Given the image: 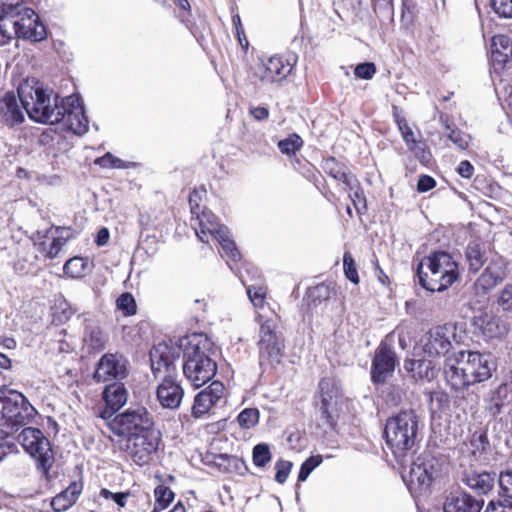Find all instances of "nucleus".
<instances>
[{"mask_svg": "<svg viewBox=\"0 0 512 512\" xmlns=\"http://www.w3.org/2000/svg\"><path fill=\"white\" fill-rule=\"evenodd\" d=\"M303 145V141L297 134H292L288 138L280 140L278 147L284 154H295Z\"/></svg>", "mask_w": 512, "mask_h": 512, "instance_id": "nucleus-43", "label": "nucleus"}, {"mask_svg": "<svg viewBox=\"0 0 512 512\" xmlns=\"http://www.w3.org/2000/svg\"><path fill=\"white\" fill-rule=\"evenodd\" d=\"M408 488L412 493H426L438 474L436 459L430 453H423L416 461L410 460Z\"/></svg>", "mask_w": 512, "mask_h": 512, "instance_id": "nucleus-11", "label": "nucleus"}, {"mask_svg": "<svg viewBox=\"0 0 512 512\" xmlns=\"http://www.w3.org/2000/svg\"><path fill=\"white\" fill-rule=\"evenodd\" d=\"M247 294L255 307H262L266 297V288L261 285H250Z\"/></svg>", "mask_w": 512, "mask_h": 512, "instance_id": "nucleus-50", "label": "nucleus"}, {"mask_svg": "<svg viewBox=\"0 0 512 512\" xmlns=\"http://www.w3.org/2000/svg\"><path fill=\"white\" fill-rule=\"evenodd\" d=\"M259 411L256 408H246L242 410L238 417V424L244 429H250L259 422Z\"/></svg>", "mask_w": 512, "mask_h": 512, "instance_id": "nucleus-42", "label": "nucleus"}, {"mask_svg": "<svg viewBox=\"0 0 512 512\" xmlns=\"http://www.w3.org/2000/svg\"><path fill=\"white\" fill-rule=\"evenodd\" d=\"M398 128L402 134L408 148L415 154L417 158L425 162L429 160V153L426 152L424 145L417 141L415 134L405 119L397 120Z\"/></svg>", "mask_w": 512, "mask_h": 512, "instance_id": "nucleus-30", "label": "nucleus"}, {"mask_svg": "<svg viewBox=\"0 0 512 512\" xmlns=\"http://www.w3.org/2000/svg\"><path fill=\"white\" fill-rule=\"evenodd\" d=\"M395 365V353L386 344H381L375 352L372 363L371 377L373 382H384L393 373Z\"/></svg>", "mask_w": 512, "mask_h": 512, "instance_id": "nucleus-20", "label": "nucleus"}, {"mask_svg": "<svg viewBox=\"0 0 512 512\" xmlns=\"http://www.w3.org/2000/svg\"><path fill=\"white\" fill-rule=\"evenodd\" d=\"M216 239L221 245L224 255L229 259V261L236 263L241 259V255L234 241L230 238L228 229L226 230V233H222Z\"/></svg>", "mask_w": 512, "mask_h": 512, "instance_id": "nucleus-38", "label": "nucleus"}, {"mask_svg": "<svg viewBox=\"0 0 512 512\" xmlns=\"http://www.w3.org/2000/svg\"><path fill=\"white\" fill-rule=\"evenodd\" d=\"M18 447L14 442H8L0 444V461L7 454L17 453Z\"/></svg>", "mask_w": 512, "mask_h": 512, "instance_id": "nucleus-62", "label": "nucleus"}, {"mask_svg": "<svg viewBox=\"0 0 512 512\" xmlns=\"http://www.w3.org/2000/svg\"><path fill=\"white\" fill-rule=\"evenodd\" d=\"M494 11L505 18H512V0H492Z\"/></svg>", "mask_w": 512, "mask_h": 512, "instance_id": "nucleus-54", "label": "nucleus"}, {"mask_svg": "<svg viewBox=\"0 0 512 512\" xmlns=\"http://www.w3.org/2000/svg\"><path fill=\"white\" fill-rule=\"evenodd\" d=\"M13 92H7L0 100V119L8 126L20 125L24 121L22 103Z\"/></svg>", "mask_w": 512, "mask_h": 512, "instance_id": "nucleus-25", "label": "nucleus"}, {"mask_svg": "<svg viewBox=\"0 0 512 512\" xmlns=\"http://www.w3.org/2000/svg\"><path fill=\"white\" fill-rule=\"evenodd\" d=\"M420 431V418L413 409L401 410L386 420V444L402 467L408 465L413 458L420 442Z\"/></svg>", "mask_w": 512, "mask_h": 512, "instance_id": "nucleus-1", "label": "nucleus"}, {"mask_svg": "<svg viewBox=\"0 0 512 512\" xmlns=\"http://www.w3.org/2000/svg\"><path fill=\"white\" fill-rule=\"evenodd\" d=\"M258 348L261 365H275L281 362L284 355V340L276 331L273 320L267 319L260 323Z\"/></svg>", "mask_w": 512, "mask_h": 512, "instance_id": "nucleus-8", "label": "nucleus"}, {"mask_svg": "<svg viewBox=\"0 0 512 512\" xmlns=\"http://www.w3.org/2000/svg\"><path fill=\"white\" fill-rule=\"evenodd\" d=\"M463 353L462 365L468 376L470 385L484 382L492 377L496 363L491 354L477 351H460Z\"/></svg>", "mask_w": 512, "mask_h": 512, "instance_id": "nucleus-12", "label": "nucleus"}, {"mask_svg": "<svg viewBox=\"0 0 512 512\" xmlns=\"http://www.w3.org/2000/svg\"><path fill=\"white\" fill-rule=\"evenodd\" d=\"M184 390L171 374H165L157 388V399L162 407L176 409L179 407Z\"/></svg>", "mask_w": 512, "mask_h": 512, "instance_id": "nucleus-21", "label": "nucleus"}, {"mask_svg": "<svg viewBox=\"0 0 512 512\" xmlns=\"http://www.w3.org/2000/svg\"><path fill=\"white\" fill-rule=\"evenodd\" d=\"M13 39V32L9 22L0 20V46L8 44Z\"/></svg>", "mask_w": 512, "mask_h": 512, "instance_id": "nucleus-57", "label": "nucleus"}, {"mask_svg": "<svg viewBox=\"0 0 512 512\" xmlns=\"http://www.w3.org/2000/svg\"><path fill=\"white\" fill-rule=\"evenodd\" d=\"M99 497L107 501H112L117 505L118 509L125 507L127 500L131 497L129 492L113 493L108 489H101Z\"/></svg>", "mask_w": 512, "mask_h": 512, "instance_id": "nucleus-47", "label": "nucleus"}, {"mask_svg": "<svg viewBox=\"0 0 512 512\" xmlns=\"http://www.w3.org/2000/svg\"><path fill=\"white\" fill-rule=\"evenodd\" d=\"M321 167L326 174L342 182L348 190H352L357 183V178L347 167L337 162L333 157L324 159Z\"/></svg>", "mask_w": 512, "mask_h": 512, "instance_id": "nucleus-28", "label": "nucleus"}, {"mask_svg": "<svg viewBox=\"0 0 512 512\" xmlns=\"http://www.w3.org/2000/svg\"><path fill=\"white\" fill-rule=\"evenodd\" d=\"M349 197L354 205L358 214H364L367 211L366 197L363 190L359 187V183L352 190H350Z\"/></svg>", "mask_w": 512, "mask_h": 512, "instance_id": "nucleus-45", "label": "nucleus"}, {"mask_svg": "<svg viewBox=\"0 0 512 512\" xmlns=\"http://www.w3.org/2000/svg\"><path fill=\"white\" fill-rule=\"evenodd\" d=\"M451 327L440 325L430 329L422 338L423 351L430 357L445 355L451 348Z\"/></svg>", "mask_w": 512, "mask_h": 512, "instance_id": "nucleus-16", "label": "nucleus"}, {"mask_svg": "<svg viewBox=\"0 0 512 512\" xmlns=\"http://www.w3.org/2000/svg\"><path fill=\"white\" fill-rule=\"evenodd\" d=\"M320 401L317 403L320 426L334 428L338 417V403L342 397L340 382L335 378H323L319 383Z\"/></svg>", "mask_w": 512, "mask_h": 512, "instance_id": "nucleus-9", "label": "nucleus"}, {"mask_svg": "<svg viewBox=\"0 0 512 512\" xmlns=\"http://www.w3.org/2000/svg\"><path fill=\"white\" fill-rule=\"evenodd\" d=\"M103 397L107 408L101 413V417L109 419L115 411L127 402L128 394L124 384L119 381L107 385L103 391Z\"/></svg>", "mask_w": 512, "mask_h": 512, "instance_id": "nucleus-26", "label": "nucleus"}, {"mask_svg": "<svg viewBox=\"0 0 512 512\" xmlns=\"http://www.w3.org/2000/svg\"><path fill=\"white\" fill-rule=\"evenodd\" d=\"M116 305L117 308L121 310L125 316H131L136 313V302L130 293L121 294L116 300Z\"/></svg>", "mask_w": 512, "mask_h": 512, "instance_id": "nucleus-44", "label": "nucleus"}, {"mask_svg": "<svg viewBox=\"0 0 512 512\" xmlns=\"http://www.w3.org/2000/svg\"><path fill=\"white\" fill-rule=\"evenodd\" d=\"M36 413V409L22 393L0 390V420L3 421L0 437L5 438L29 424Z\"/></svg>", "mask_w": 512, "mask_h": 512, "instance_id": "nucleus-5", "label": "nucleus"}, {"mask_svg": "<svg viewBox=\"0 0 512 512\" xmlns=\"http://www.w3.org/2000/svg\"><path fill=\"white\" fill-rule=\"evenodd\" d=\"M109 231L107 228H102L99 230L98 234H97V239H96V243L98 246H104L107 244L108 240H109Z\"/></svg>", "mask_w": 512, "mask_h": 512, "instance_id": "nucleus-63", "label": "nucleus"}, {"mask_svg": "<svg viewBox=\"0 0 512 512\" xmlns=\"http://www.w3.org/2000/svg\"><path fill=\"white\" fill-rule=\"evenodd\" d=\"M21 4L22 0H0V20L7 16H14Z\"/></svg>", "mask_w": 512, "mask_h": 512, "instance_id": "nucleus-52", "label": "nucleus"}, {"mask_svg": "<svg viewBox=\"0 0 512 512\" xmlns=\"http://www.w3.org/2000/svg\"><path fill=\"white\" fill-rule=\"evenodd\" d=\"M224 390V385L221 382L214 381L199 392L194 399L192 415L198 418L207 413L222 398Z\"/></svg>", "mask_w": 512, "mask_h": 512, "instance_id": "nucleus-23", "label": "nucleus"}, {"mask_svg": "<svg viewBox=\"0 0 512 512\" xmlns=\"http://www.w3.org/2000/svg\"><path fill=\"white\" fill-rule=\"evenodd\" d=\"M159 441V432L154 430L122 438L119 441V446L134 463L142 466L152 459L153 454L158 449Z\"/></svg>", "mask_w": 512, "mask_h": 512, "instance_id": "nucleus-10", "label": "nucleus"}, {"mask_svg": "<svg viewBox=\"0 0 512 512\" xmlns=\"http://www.w3.org/2000/svg\"><path fill=\"white\" fill-rule=\"evenodd\" d=\"M441 123L445 126L446 137L452 141L459 149L464 150L468 147L470 142V136L466 133H463L462 131L458 130L457 128L452 125L448 117L445 115L440 116Z\"/></svg>", "mask_w": 512, "mask_h": 512, "instance_id": "nucleus-36", "label": "nucleus"}, {"mask_svg": "<svg viewBox=\"0 0 512 512\" xmlns=\"http://www.w3.org/2000/svg\"><path fill=\"white\" fill-rule=\"evenodd\" d=\"M88 266L86 259L81 257H74L69 259L64 267V273L71 278H79L84 275V272Z\"/></svg>", "mask_w": 512, "mask_h": 512, "instance_id": "nucleus-40", "label": "nucleus"}, {"mask_svg": "<svg viewBox=\"0 0 512 512\" xmlns=\"http://www.w3.org/2000/svg\"><path fill=\"white\" fill-rule=\"evenodd\" d=\"M405 370L416 380L430 381L435 376V367L432 361L425 359L405 360Z\"/></svg>", "mask_w": 512, "mask_h": 512, "instance_id": "nucleus-31", "label": "nucleus"}, {"mask_svg": "<svg viewBox=\"0 0 512 512\" xmlns=\"http://www.w3.org/2000/svg\"><path fill=\"white\" fill-rule=\"evenodd\" d=\"M322 457L320 455L316 456H310L308 459L304 461V463L301 465L298 480L299 481H305L310 473L321 464Z\"/></svg>", "mask_w": 512, "mask_h": 512, "instance_id": "nucleus-49", "label": "nucleus"}, {"mask_svg": "<svg viewBox=\"0 0 512 512\" xmlns=\"http://www.w3.org/2000/svg\"><path fill=\"white\" fill-rule=\"evenodd\" d=\"M18 19L9 22L12 29L13 36L34 42L42 41L46 38L47 33L45 26L39 21V16L34 10L24 8L22 11L19 9L14 13Z\"/></svg>", "mask_w": 512, "mask_h": 512, "instance_id": "nucleus-13", "label": "nucleus"}, {"mask_svg": "<svg viewBox=\"0 0 512 512\" xmlns=\"http://www.w3.org/2000/svg\"><path fill=\"white\" fill-rule=\"evenodd\" d=\"M292 71V64L280 56H272L258 69L256 75L265 83L285 79Z\"/></svg>", "mask_w": 512, "mask_h": 512, "instance_id": "nucleus-22", "label": "nucleus"}, {"mask_svg": "<svg viewBox=\"0 0 512 512\" xmlns=\"http://www.w3.org/2000/svg\"><path fill=\"white\" fill-rule=\"evenodd\" d=\"M17 96L28 116L40 123H59L65 111L61 99L52 90L44 88L39 82L34 85L22 83L17 89Z\"/></svg>", "mask_w": 512, "mask_h": 512, "instance_id": "nucleus-2", "label": "nucleus"}, {"mask_svg": "<svg viewBox=\"0 0 512 512\" xmlns=\"http://www.w3.org/2000/svg\"><path fill=\"white\" fill-rule=\"evenodd\" d=\"M436 185L435 180L428 175H421L417 183V190L421 193L433 189Z\"/></svg>", "mask_w": 512, "mask_h": 512, "instance_id": "nucleus-59", "label": "nucleus"}, {"mask_svg": "<svg viewBox=\"0 0 512 512\" xmlns=\"http://www.w3.org/2000/svg\"><path fill=\"white\" fill-rule=\"evenodd\" d=\"M68 236L58 235L53 238V241L50 245V248L48 250V256L50 258H54L57 256L59 250L62 246L66 244Z\"/></svg>", "mask_w": 512, "mask_h": 512, "instance_id": "nucleus-58", "label": "nucleus"}, {"mask_svg": "<svg viewBox=\"0 0 512 512\" xmlns=\"http://www.w3.org/2000/svg\"><path fill=\"white\" fill-rule=\"evenodd\" d=\"M505 277V263L500 257H497L490 261L484 272L476 280L475 287L485 293L501 283Z\"/></svg>", "mask_w": 512, "mask_h": 512, "instance_id": "nucleus-24", "label": "nucleus"}, {"mask_svg": "<svg viewBox=\"0 0 512 512\" xmlns=\"http://www.w3.org/2000/svg\"><path fill=\"white\" fill-rule=\"evenodd\" d=\"M463 353L460 351L445 359L443 372L447 384L454 390L470 386L465 366L462 365Z\"/></svg>", "mask_w": 512, "mask_h": 512, "instance_id": "nucleus-19", "label": "nucleus"}, {"mask_svg": "<svg viewBox=\"0 0 512 512\" xmlns=\"http://www.w3.org/2000/svg\"><path fill=\"white\" fill-rule=\"evenodd\" d=\"M272 458L270 447L266 443H260L254 446L252 451V460L257 467H265Z\"/></svg>", "mask_w": 512, "mask_h": 512, "instance_id": "nucleus-41", "label": "nucleus"}, {"mask_svg": "<svg viewBox=\"0 0 512 512\" xmlns=\"http://www.w3.org/2000/svg\"><path fill=\"white\" fill-rule=\"evenodd\" d=\"M343 267L345 276L354 284L359 283V276L356 269L354 258L350 252H345L343 255Z\"/></svg>", "mask_w": 512, "mask_h": 512, "instance_id": "nucleus-48", "label": "nucleus"}, {"mask_svg": "<svg viewBox=\"0 0 512 512\" xmlns=\"http://www.w3.org/2000/svg\"><path fill=\"white\" fill-rule=\"evenodd\" d=\"M249 113L257 121H263L269 116V110L263 106H251Z\"/></svg>", "mask_w": 512, "mask_h": 512, "instance_id": "nucleus-60", "label": "nucleus"}, {"mask_svg": "<svg viewBox=\"0 0 512 512\" xmlns=\"http://www.w3.org/2000/svg\"><path fill=\"white\" fill-rule=\"evenodd\" d=\"M81 491V484L77 482L71 483L66 490L62 491L52 499L51 506L53 512H65L68 510L76 502Z\"/></svg>", "mask_w": 512, "mask_h": 512, "instance_id": "nucleus-29", "label": "nucleus"}, {"mask_svg": "<svg viewBox=\"0 0 512 512\" xmlns=\"http://www.w3.org/2000/svg\"><path fill=\"white\" fill-rule=\"evenodd\" d=\"M17 441L36 461L37 468L47 474L54 463V453L47 437L34 427H26L17 436Z\"/></svg>", "mask_w": 512, "mask_h": 512, "instance_id": "nucleus-6", "label": "nucleus"}, {"mask_svg": "<svg viewBox=\"0 0 512 512\" xmlns=\"http://www.w3.org/2000/svg\"><path fill=\"white\" fill-rule=\"evenodd\" d=\"M153 426V417L144 407L127 409L109 422L110 430L122 438L154 431Z\"/></svg>", "mask_w": 512, "mask_h": 512, "instance_id": "nucleus-7", "label": "nucleus"}, {"mask_svg": "<svg viewBox=\"0 0 512 512\" xmlns=\"http://www.w3.org/2000/svg\"><path fill=\"white\" fill-rule=\"evenodd\" d=\"M83 340L91 350L102 349L106 343L103 331L98 325L93 323L86 325Z\"/></svg>", "mask_w": 512, "mask_h": 512, "instance_id": "nucleus-35", "label": "nucleus"}, {"mask_svg": "<svg viewBox=\"0 0 512 512\" xmlns=\"http://www.w3.org/2000/svg\"><path fill=\"white\" fill-rule=\"evenodd\" d=\"M419 284L428 291L442 292L458 278V264L446 252L438 251L425 257L417 268Z\"/></svg>", "mask_w": 512, "mask_h": 512, "instance_id": "nucleus-3", "label": "nucleus"}, {"mask_svg": "<svg viewBox=\"0 0 512 512\" xmlns=\"http://www.w3.org/2000/svg\"><path fill=\"white\" fill-rule=\"evenodd\" d=\"M507 387L506 385H500L491 397V404L488 409L489 412L496 416L500 413L501 408L504 406V397H506Z\"/></svg>", "mask_w": 512, "mask_h": 512, "instance_id": "nucleus-46", "label": "nucleus"}, {"mask_svg": "<svg viewBox=\"0 0 512 512\" xmlns=\"http://www.w3.org/2000/svg\"><path fill=\"white\" fill-rule=\"evenodd\" d=\"M376 73V66L372 62L358 64L354 69V75L359 79L370 80Z\"/></svg>", "mask_w": 512, "mask_h": 512, "instance_id": "nucleus-51", "label": "nucleus"}, {"mask_svg": "<svg viewBox=\"0 0 512 512\" xmlns=\"http://www.w3.org/2000/svg\"><path fill=\"white\" fill-rule=\"evenodd\" d=\"M96 164L101 166L102 168H124V162L115 157L111 153H106L104 156L99 157L95 161Z\"/></svg>", "mask_w": 512, "mask_h": 512, "instance_id": "nucleus-53", "label": "nucleus"}, {"mask_svg": "<svg viewBox=\"0 0 512 512\" xmlns=\"http://www.w3.org/2000/svg\"><path fill=\"white\" fill-rule=\"evenodd\" d=\"M155 507L153 512H159L166 509L174 499V492L165 485H159L155 488Z\"/></svg>", "mask_w": 512, "mask_h": 512, "instance_id": "nucleus-39", "label": "nucleus"}, {"mask_svg": "<svg viewBox=\"0 0 512 512\" xmlns=\"http://www.w3.org/2000/svg\"><path fill=\"white\" fill-rule=\"evenodd\" d=\"M500 306L507 311H512V285H506L499 298Z\"/></svg>", "mask_w": 512, "mask_h": 512, "instance_id": "nucleus-56", "label": "nucleus"}, {"mask_svg": "<svg viewBox=\"0 0 512 512\" xmlns=\"http://www.w3.org/2000/svg\"><path fill=\"white\" fill-rule=\"evenodd\" d=\"M495 476V474L488 472H472L466 474L462 481L478 493L486 494L493 489Z\"/></svg>", "mask_w": 512, "mask_h": 512, "instance_id": "nucleus-32", "label": "nucleus"}, {"mask_svg": "<svg viewBox=\"0 0 512 512\" xmlns=\"http://www.w3.org/2000/svg\"><path fill=\"white\" fill-rule=\"evenodd\" d=\"M492 56L495 61L505 63L512 57V39L506 35H496L491 43Z\"/></svg>", "mask_w": 512, "mask_h": 512, "instance_id": "nucleus-34", "label": "nucleus"}, {"mask_svg": "<svg viewBox=\"0 0 512 512\" xmlns=\"http://www.w3.org/2000/svg\"><path fill=\"white\" fill-rule=\"evenodd\" d=\"M198 199H200V197H199V195H198V193L196 191L191 193L190 196H189V204H190V207H191V213L193 215H197L198 214V212L196 211V209L199 208Z\"/></svg>", "mask_w": 512, "mask_h": 512, "instance_id": "nucleus-64", "label": "nucleus"}, {"mask_svg": "<svg viewBox=\"0 0 512 512\" xmlns=\"http://www.w3.org/2000/svg\"><path fill=\"white\" fill-rule=\"evenodd\" d=\"M503 500L498 502L499 506L512 510V471L501 472L498 477Z\"/></svg>", "mask_w": 512, "mask_h": 512, "instance_id": "nucleus-37", "label": "nucleus"}, {"mask_svg": "<svg viewBox=\"0 0 512 512\" xmlns=\"http://www.w3.org/2000/svg\"><path fill=\"white\" fill-rule=\"evenodd\" d=\"M184 358L183 373L195 388L214 377L217 365L210 356V342L207 339L194 337L190 340Z\"/></svg>", "mask_w": 512, "mask_h": 512, "instance_id": "nucleus-4", "label": "nucleus"}, {"mask_svg": "<svg viewBox=\"0 0 512 512\" xmlns=\"http://www.w3.org/2000/svg\"><path fill=\"white\" fill-rule=\"evenodd\" d=\"M61 107H63L65 111H61L63 117L60 122H63L64 126L76 135L85 134L88 131V120L79 97L70 95L62 98Z\"/></svg>", "mask_w": 512, "mask_h": 512, "instance_id": "nucleus-15", "label": "nucleus"}, {"mask_svg": "<svg viewBox=\"0 0 512 512\" xmlns=\"http://www.w3.org/2000/svg\"><path fill=\"white\" fill-rule=\"evenodd\" d=\"M198 227L195 228L197 237L202 242H208V234L215 239L222 233H226L227 227L218 223L217 217L210 211L197 214Z\"/></svg>", "mask_w": 512, "mask_h": 512, "instance_id": "nucleus-27", "label": "nucleus"}, {"mask_svg": "<svg viewBox=\"0 0 512 512\" xmlns=\"http://www.w3.org/2000/svg\"><path fill=\"white\" fill-rule=\"evenodd\" d=\"M291 468H292L291 462L279 460L275 465V469H276L275 480L280 484L284 483L288 478Z\"/></svg>", "mask_w": 512, "mask_h": 512, "instance_id": "nucleus-55", "label": "nucleus"}, {"mask_svg": "<svg viewBox=\"0 0 512 512\" xmlns=\"http://www.w3.org/2000/svg\"><path fill=\"white\" fill-rule=\"evenodd\" d=\"M151 368L155 377L161 372L171 374L175 371V360L179 358V348L167 343H159L150 352Z\"/></svg>", "mask_w": 512, "mask_h": 512, "instance_id": "nucleus-17", "label": "nucleus"}, {"mask_svg": "<svg viewBox=\"0 0 512 512\" xmlns=\"http://www.w3.org/2000/svg\"><path fill=\"white\" fill-rule=\"evenodd\" d=\"M127 360L120 354L107 353L103 355L96 367L94 380L96 382H119L128 374Z\"/></svg>", "mask_w": 512, "mask_h": 512, "instance_id": "nucleus-14", "label": "nucleus"}, {"mask_svg": "<svg viewBox=\"0 0 512 512\" xmlns=\"http://www.w3.org/2000/svg\"><path fill=\"white\" fill-rule=\"evenodd\" d=\"M457 171L462 177L469 179L474 173V167L469 161L464 160L459 163Z\"/></svg>", "mask_w": 512, "mask_h": 512, "instance_id": "nucleus-61", "label": "nucleus"}, {"mask_svg": "<svg viewBox=\"0 0 512 512\" xmlns=\"http://www.w3.org/2000/svg\"><path fill=\"white\" fill-rule=\"evenodd\" d=\"M465 256L469 264V270L478 272L488 260L486 245L478 241L470 242L466 248Z\"/></svg>", "mask_w": 512, "mask_h": 512, "instance_id": "nucleus-33", "label": "nucleus"}, {"mask_svg": "<svg viewBox=\"0 0 512 512\" xmlns=\"http://www.w3.org/2000/svg\"><path fill=\"white\" fill-rule=\"evenodd\" d=\"M482 498H475L460 488L452 489L446 496L443 512H481Z\"/></svg>", "mask_w": 512, "mask_h": 512, "instance_id": "nucleus-18", "label": "nucleus"}]
</instances>
